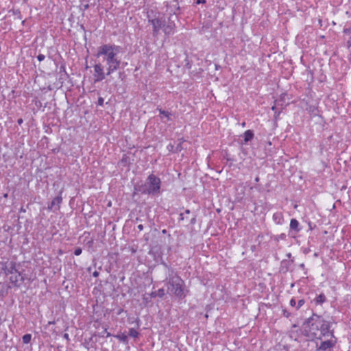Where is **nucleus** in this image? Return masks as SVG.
<instances>
[{"label":"nucleus","instance_id":"nucleus-1","mask_svg":"<svg viewBox=\"0 0 351 351\" xmlns=\"http://www.w3.org/2000/svg\"><path fill=\"white\" fill-rule=\"evenodd\" d=\"M121 48L112 44H104L97 49L95 57L99 62L94 66V81L99 82L118 70L121 64Z\"/></svg>","mask_w":351,"mask_h":351},{"label":"nucleus","instance_id":"nucleus-2","mask_svg":"<svg viewBox=\"0 0 351 351\" xmlns=\"http://www.w3.org/2000/svg\"><path fill=\"white\" fill-rule=\"evenodd\" d=\"M329 324L321 317L313 315L303 324V333L310 339H321L329 335Z\"/></svg>","mask_w":351,"mask_h":351},{"label":"nucleus","instance_id":"nucleus-3","mask_svg":"<svg viewBox=\"0 0 351 351\" xmlns=\"http://www.w3.org/2000/svg\"><path fill=\"white\" fill-rule=\"evenodd\" d=\"M149 21L153 26L154 36H157L160 29H162L166 35H171L175 32L176 25L170 18L158 17Z\"/></svg>","mask_w":351,"mask_h":351},{"label":"nucleus","instance_id":"nucleus-4","mask_svg":"<svg viewBox=\"0 0 351 351\" xmlns=\"http://www.w3.org/2000/svg\"><path fill=\"white\" fill-rule=\"evenodd\" d=\"M168 290L169 292L179 298H184L186 294V291L184 289V282L178 276L172 277L169 280Z\"/></svg>","mask_w":351,"mask_h":351},{"label":"nucleus","instance_id":"nucleus-5","mask_svg":"<svg viewBox=\"0 0 351 351\" xmlns=\"http://www.w3.org/2000/svg\"><path fill=\"white\" fill-rule=\"evenodd\" d=\"M160 180L158 178L156 177L154 175H150L145 185L143 191L145 193L151 194V193H158L160 192Z\"/></svg>","mask_w":351,"mask_h":351},{"label":"nucleus","instance_id":"nucleus-6","mask_svg":"<svg viewBox=\"0 0 351 351\" xmlns=\"http://www.w3.org/2000/svg\"><path fill=\"white\" fill-rule=\"evenodd\" d=\"M6 264L8 265H6V268L9 267L10 269L8 270V272L11 274V276L10 277L11 283L14 286L20 287L24 280V277L17 271L13 272V270H15V264L13 262H7Z\"/></svg>","mask_w":351,"mask_h":351},{"label":"nucleus","instance_id":"nucleus-7","mask_svg":"<svg viewBox=\"0 0 351 351\" xmlns=\"http://www.w3.org/2000/svg\"><path fill=\"white\" fill-rule=\"evenodd\" d=\"M290 229L295 230L296 232L300 231L299 222L295 219H292L290 221Z\"/></svg>","mask_w":351,"mask_h":351},{"label":"nucleus","instance_id":"nucleus-8","mask_svg":"<svg viewBox=\"0 0 351 351\" xmlns=\"http://www.w3.org/2000/svg\"><path fill=\"white\" fill-rule=\"evenodd\" d=\"M333 345H334V342L331 340L324 341L321 343L320 349H322L323 350H326L328 348L332 347Z\"/></svg>","mask_w":351,"mask_h":351},{"label":"nucleus","instance_id":"nucleus-9","mask_svg":"<svg viewBox=\"0 0 351 351\" xmlns=\"http://www.w3.org/2000/svg\"><path fill=\"white\" fill-rule=\"evenodd\" d=\"M243 137L245 143H247L248 141H251L253 138L254 133L252 130H248L244 132Z\"/></svg>","mask_w":351,"mask_h":351},{"label":"nucleus","instance_id":"nucleus-10","mask_svg":"<svg viewBox=\"0 0 351 351\" xmlns=\"http://www.w3.org/2000/svg\"><path fill=\"white\" fill-rule=\"evenodd\" d=\"M61 201H62V198L60 197H55L51 203V205L49 206V209H53V206L55 205H59L60 203H61Z\"/></svg>","mask_w":351,"mask_h":351},{"label":"nucleus","instance_id":"nucleus-11","mask_svg":"<svg viewBox=\"0 0 351 351\" xmlns=\"http://www.w3.org/2000/svg\"><path fill=\"white\" fill-rule=\"evenodd\" d=\"M315 301L316 304H322L326 301V297L324 294H319L315 298Z\"/></svg>","mask_w":351,"mask_h":351},{"label":"nucleus","instance_id":"nucleus-12","mask_svg":"<svg viewBox=\"0 0 351 351\" xmlns=\"http://www.w3.org/2000/svg\"><path fill=\"white\" fill-rule=\"evenodd\" d=\"M160 114L161 119L167 118L168 120L171 119V114L167 111L160 110Z\"/></svg>","mask_w":351,"mask_h":351},{"label":"nucleus","instance_id":"nucleus-13","mask_svg":"<svg viewBox=\"0 0 351 351\" xmlns=\"http://www.w3.org/2000/svg\"><path fill=\"white\" fill-rule=\"evenodd\" d=\"M32 339V335L30 334H26L23 337V342L24 343H29Z\"/></svg>","mask_w":351,"mask_h":351},{"label":"nucleus","instance_id":"nucleus-14","mask_svg":"<svg viewBox=\"0 0 351 351\" xmlns=\"http://www.w3.org/2000/svg\"><path fill=\"white\" fill-rule=\"evenodd\" d=\"M129 335L132 337L136 338L138 337V332L135 329L131 328V329H130V331H129Z\"/></svg>","mask_w":351,"mask_h":351},{"label":"nucleus","instance_id":"nucleus-15","mask_svg":"<svg viewBox=\"0 0 351 351\" xmlns=\"http://www.w3.org/2000/svg\"><path fill=\"white\" fill-rule=\"evenodd\" d=\"M117 337L119 339H120L121 341H126L127 338H128V337H127V335H125V334H121V335H118Z\"/></svg>","mask_w":351,"mask_h":351},{"label":"nucleus","instance_id":"nucleus-16","mask_svg":"<svg viewBox=\"0 0 351 351\" xmlns=\"http://www.w3.org/2000/svg\"><path fill=\"white\" fill-rule=\"evenodd\" d=\"M304 304V300H300L298 302V304L296 306V309H299L303 304Z\"/></svg>","mask_w":351,"mask_h":351},{"label":"nucleus","instance_id":"nucleus-17","mask_svg":"<svg viewBox=\"0 0 351 351\" xmlns=\"http://www.w3.org/2000/svg\"><path fill=\"white\" fill-rule=\"evenodd\" d=\"M82 249H81L80 247H77V248H76V249L75 250V251H74V254H75V255H76V256H79V255H80V254H82Z\"/></svg>","mask_w":351,"mask_h":351},{"label":"nucleus","instance_id":"nucleus-18","mask_svg":"<svg viewBox=\"0 0 351 351\" xmlns=\"http://www.w3.org/2000/svg\"><path fill=\"white\" fill-rule=\"evenodd\" d=\"M290 305L291 306H295L296 308L297 304H296V301H295V300L294 298H292L290 300Z\"/></svg>","mask_w":351,"mask_h":351},{"label":"nucleus","instance_id":"nucleus-19","mask_svg":"<svg viewBox=\"0 0 351 351\" xmlns=\"http://www.w3.org/2000/svg\"><path fill=\"white\" fill-rule=\"evenodd\" d=\"M164 290L163 289H159L158 291V295L160 297H162L164 295Z\"/></svg>","mask_w":351,"mask_h":351},{"label":"nucleus","instance_id":"nucleus-20","mask_svg":"<svg viewBox=\"0 0 351 351\" xmlns=\"http://www.w3.org/2000/svg\"><path fill=\"white\" fill-rule=\"evenodd\" d=\"M37 58H38V60L39 61H42V60H43L45 59V56L42 55V54H40V55L38 56Z\"/></svg>","mask_w":351,"mask_h":351},{"label":"nucleus","instance_id":"nucleus-21","mask_svg":"<svg viewBox=\"0 0 351 351\" xmlns=\"http://www.w3.org/2000/svg\"><path fill=\"white\" fill-rule=\"evenodd\" d=\"M205 2H206V0H197L196 3L201 4V3H204Z\"/></svg>","mask_w":351,"mask_h":351},{"label":"nucleus","instance_id":"nucleus-22","mask_svg":"<svg viewBox=\"0 0 351 351\" xmlns=\"http://www.w3.org/2000/svg\"><path fill=\"white\" fill-rule=\"evenodd\" d=\"M98 101H99V104L100 106H101L104 103V99L102 98H99Z\"/></svg>","mask_w":351,"mask_h":351},{"label":"nucleus","instance_id":"nucleus-23","mask_svg":"<svg viewBox=\"0 0 351 351\" xmlns=\"http://www.w3.org/2000/svg\"><path fill=\"white\" fill-rule=\"evenodd\" d=\"M64 337L65 339H69V335H68V334H66H66H64Z\"/></svg>","mask_w":351,"mask_h":351},{"label":"nucleus","instance_id":"nucleus-24","mask_svg":"<svg viewBox=\"0 0 351 351\" xmlns=\"http://www.w3.org/2000/svg\"><path fill=\"white\" fill-rule=\"evenodd\" d=\"M138 228H139L140 230H142V229H143V226H142V225H139V226H138Z\"/></svg>","mask_w":351,"mask_h":351},{"label":"nucleus","instance_id":"nucleus-25","mask_svg":"<svg viewBox=\"0 0 351 351\" xmlns=\"http://www.w3.org/2000/svg\"><path fill=\"white\" fill-rule=\"evenodd\" d=\"M18 122H19V124H21V123L23 122V121H22V119H19V120L18 121Z\"/></svg>","mask_w":351,"mask_h":351},{"label":"nucleus","instance_id":"nucleus-26","mask_svg":"<svg viewBox=\"0 0 351 351\" xmlns=\"http://www.w3.org/2000/svg\"><path fill=\"white\" fill-rule=\"evenodd\" d=\"M55 322H49V324H53Z\"/></svg>","mask_w":351,"mask_h":351},{"label":"nucleus","instance_id":"nucleus-27","mask_svg":"<svg viewBox=\"0 0 351 351\" xmlns=\"http://www.w3.org/2000/svg\"><path fill=\"white\" fill-rule=\"evenodd\" d=\"M2 265H3L2 263L0 262V269L2 267Z\"/></svg>","mask_w":351,"mask_h":351}]
</instances>
